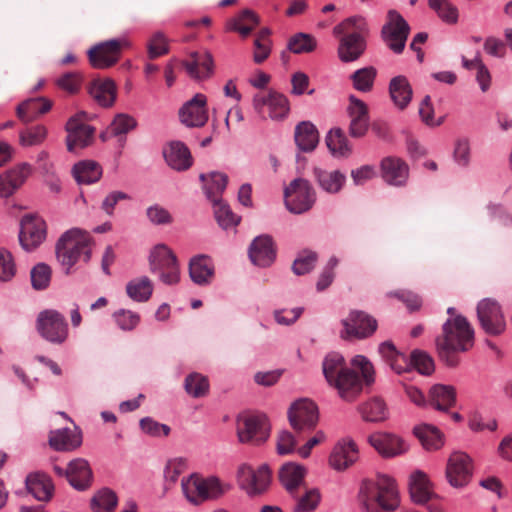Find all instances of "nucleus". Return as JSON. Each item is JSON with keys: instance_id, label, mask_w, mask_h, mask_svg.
<instances>
[{"instance_id": "f257e3e1", "label": "nucleus", "mask_w": 512, "mask_h": 512, "mask_svg": "<svg viewBox=\"0 0 512 512\" xmlns=\"http://www.w3.org/2000/svg\"><path fill=\"white\" fill-rule=\"evenodd\" d=\"M322 370L328 384L337 389L345 401H353L361 393L363 382L371 385L375 381L372 363L363 355H356L347 367L344 357L337 353L327 354L322 362Z\"/></svg>"}, {"instance_id": "f03ea898", "label": "nucleus", "mask_w": 512, "mask_h": 512, "mask_svg": "<svg viewBox=\"0 0 512 512\" xmlns=\"http://www.w3.org/2000/svg\"><path fill=\"white\" fill-rule=\"evenodd\" d=\"M435 342L440 360L449 367H456L460 362L458 353L473 347L474 330L463 316L448 318Z\"/></svg>"}, {"instance_id": "7ed1b4c3", "label": "nucleus", "mask_w": 512, "mask_h": 512, "mask_svg": "<svg viewBox=\"0 0 512 512\" xmlns=\"http://www.w3.org/2000/svg\"><path fill=\"white\" fill-rule=\"evenodd\" d=\"M358 500L366 512L394 511L399 506V493L394 479L378 475L375 481L364 480Z\"/></svg>"}, {"instance_id": "20e7f679", "label": "nucleus", "mask_w": 512, "mask_h": 512, "mask_svg": "<svg viewBox=\"0 0 512 512\" xmlns=\"http://www.w3.org/2000/svg\"><path fill=\"white\" fill-rule=\"evenodd\" d=\"M92 239L89 233L78 228L65 232L56 244V256L66 274L80 260L85 263L91 258Z\"/></svg>"}, {"instance_id": "39448f33", "label": "nucleus", "mask_w": 512, "mask_h": 512, "mask_svg": "<svg viewBox=\"0 0 512 512\" xmlns=\"http://www.w3.org/2000/svg\"><path fill=\"white\" fill-rule=\"evenodd\" d=\"M181 486L186 499L194 505L218 499L231 489L229 484L221 482L217 477L203 478L197 474L183 478Z\"/></svg>"}, {"instance_id": "423d86ee", "label": "nucleus", "mask_w": 512, "mask_h": 512, "mask_svg": "<svg viewBox=\"0 0 512 512\" xmlns=\"http://www.w3.org/2000/svg\"><path fill=\"white\" fill-rule=\"evenodd\" d=\"M151 273L157 275L166 285L177 284L180 280V268L174 252L164 244L156 245L149 255Z\"/></svg>"}, {"instance_id": "0eeeda50", "label": "nucleus", "mask_w": 512, "mask_h": 512, "mask_svg": "<svg viewBox=\"0 0 512 512\" xmlns=\"http://www.w3.org/2000/svg\"><path fill=\"white\" fill-rule=\"evenodd\" d=\"M410 33V26L396 10H389L386 22L381 29V37L386 46L396 54L405 48Z\"/></svg>"}, {"instance_id": "6e6552de", "label": "nucleus", "mask_w": 512, "mask_h": 512, "mask_svg": "<svg viewBox=\"0 0 512 512\" xmlns=\"http://www.w3.org/2000/svg\"><path fill=\"white\" fill-rule=\"evenodd\" d=\"M285 205L294 214H302L310 210L315 203L316 195L310 183L302 178L293 180L284 191Z\"/></svg>"}, {"instance_id": "1a4fd4ad", "label": "nucleus", "mask_w": 512, "mask_h": 512, "mask_svg": "<svg viewBox=\"0 0 512 512\" xmlns=\"http://www.w3.org/2000/svg\"><path fill=\"white\" fill-rule=\"evenodd\" d=\"M39 334L52 344L61 345L68 338V324L62 314L56 310L42 311L36 321Z\"/></svg>"}, {"instance_id": "9d476101", "label": "nucleus", "mask_w": 512, "mask_h": 512, "mask_svg": "<svg viewBox=\"0 0 512 512\" xmlns=\"http://www.w3.org/2000/svg\"><path fill=\"white\" fill-rule=\"evenodd\" d=\"M237 435L241 443L260 445L270 436V424L263 414L247 415L237 422Z\"/></svg>"}, {"instance_id": "9b49d317", "label": "nucleus", "mask_w": 512, "mask_h": 512, "mask_svg": "<svg viewBox=\"0 0 512 512\" xmlns=\"http://www.w3.org/2000/svg\"><path fill=\"white\" fill-rule=\"evenodd\" d=\"M86 112H79L72 116L66 123V145L69 152H76L89 146L93 139L95 129L87 124Z\"/></svg>"}, {"instance_id": "f8f14e48", "label": "nucleus", "mask_w": 512, "mask_h": 512, "mask_svg": "<svg viewBox=\"0 0 512 512\" xmlns=\"http://www.w3.org/2000/svg\"><path fill=\"white\" fill-rule=\"evenodd\" d=\"M253 107L262 118L269 117L272 120H282L290 111L287 97L276 91L256 94Z\"/></svg>"}, {"instance_id": "ddd939ff", "label": "nucleus", "mask_w": 512, "mask_h": 512, "mask_svg": "<svg viewBox=\"0 0 512 512\" xmlns=\"http://www.w3.org/2000/svg\"><path fill=\"white\" fill-rule=\"evenodd\" d=\"M343 330L340 336L344 340L365 339L374 334L377 321L364 311L353 310L342 320Z\"/></svg>"}, {"instance_id": "4468645a", "label": "nucleus", "mask_w": 512, "mask_h": 512, "mask_svg": "<svg viewBox=\"0 0 512 512\" xmlns=\"http://www.w3.org/2000/svg\"><path fill=\"white\" fill-rule=\"evenodd\" d=\"M128 46L129 42L125 39H112L99 43L89 49V62L96 69L110 68L119 61L122 49Z\"/></svg>"}, {"instance_id": "2eb2a0df", "label": "nucleus", "mask_w": 512, "mask_h": 512, "mask_svg": "<svg viewBox=\"0 0 512 512\" xmlns=\"http://www.w3.org/2000/svg\"><path fill=\"white\" fill-rule=\"evenodd\" d=\"M477 316L485 333L497 336L505 330V318L497 301L490 298L481 300L477 305Z\"/></svg>"}, {"instance_id": "dca6fc26", "label": "nucleus", "mask_w": 512, "mask_h": 512, "mask_svg": "<svg viewBox=\"0 0 512 512\" xmlns=\"http://www.w3.org/2000/svg\"><path fill=\"white\" fill-rule=\"evenodd\" d=\"M270 479V470L266 465L260 466L255 471L251 466L242 464L237 471V481L249 495L263 493L267 489Z\"/></svg>"}, {"instance_id": "f3484780", "label": "nucleus", "mask_w": 512, "mask_h": 512, "mask_svg": "<svg viewBox=\"0 0 512 512\" xmlns=\"http://www.w3.org/2000/svg\"><path fill=\"white\" fill-rule=\"evenodd\" d=\"M288 418L296 431L312 430L318 422V407L309 399H300L290 407Z\"/></svg>"}, {"instance_id": "a211bd4d", "label": "nucleus", "mask_w": 512, "mask_h": 512, "mask_svg": "<svg viewBox=\"0 0 512 512\" xmlns=\"http://www.w3.org/2000/svg\"><path fill=\"white\" fill-rule=\"evenodd\" d=\"M19 242L26 251L37 248L46 238L45 221L34 215H25L21 219Z\"/></svg>"}, {"instance_id": "6ab92c4d", "label": "nucleus", "mask_w": 512, "mask_h": 512, "mask_svg": "<svg viewBox=\"0 0 512 512\" xmlns=\"http://www.w3.org/2000/svg\"><path fill=\"white\" fill-rule=\"evenodd\" d=\"M446 477L453 487L465 486L472 477V461L464 452L450 455L446 467Z\"/></svg>"}, {"instance_id": "aec40b11", "label": "nucleus", "mask_w": 512, "mask_h": 512, "mask_svg": "<svg viewBox=\"0 0 512 512\" xmlns=\"http://www.w3.org/2000/svg\"><path fill=\"white\" fill-rule=\"evenodd\" d=\"M368 442L384 458H394L408 451L406 442L393 433H373L369 436Z\"/></svg>"}, {"instance_id": "412c9836", "label": "nucleus", "mask_w": 512, "mask_h": 512, "mask_svg": "<svg viewBox=\"0 0 512 512\" xmlns=\"http://www.w3.org/2000/svg\"><path fill=\"white\" fill-rule=\"evenodd\" d=\"M180 121L188 127H202L208 121L207 98L198 93L179 110Z\"/></svg>"}, {"instance_id": "4be33fe9", "label": "nucleus", "mask_w": 512, "mask_h": 512, "mask_svg": "<svg viewBox=\"0 0 512 512\" xmlns=\"http://www.w3.org/2000/svg\"><path fill=\"white\" fill-rule=\"evenodd\" d=\"M33 167L26 162L20 163L0 175V197L12 196L32 174Z\"/></svg>"}, {"instance_id": "5701e85b", "label": "nucleus", "mask_w": 512, "mask_h": 512, "mask_svg": "<svg viewBox=\"0 0 512 512\" xmlns=\"http://www.w3.org/2000/svg\"><path fill=\"white\" fill-rule=\"evenodd\" d=\"M359 457V451L356 443L350 438L339 440L334 446L329 464L337 471H344L353 465Z\"/></svg>"}, {"instance_id": "b1692460", "label": "nucleus", "mask_w": 512, "mask_h": 512, "mask_svg": "<svg viewBox=\"0 0 512 512\" xmlns=\"http://www.w3.org/2000/svg\"><path fill=\"white\" fill-rule=\"evenodd\" d=\"M348 115L350 117L349 134L354 138L363 137L369 127L368 106L355 96H350Z\"/></svg>"}, {"instance_id": "393cba45", "label": "nucleus", "mask_w": 512, "mask_h": 512, "mask_svg": "<svg viewBox=\"0 0 512 512\" xmlns=\"http://www.w3.org/2000/svg\"><path fill=\"white\" fill-rule=\"evenodd\" d=\"M381 176L389 185L403 186L409 176L408 165L400 158L386 157L381 161Z\"/></svg>"}, {"instance_id": "a878e982", "label": "nucleus", "mask_w": 512, "mask_h": 512, "mask_svg": "<svg viewBox=\"0 0 512 512\" xmlns=\"http://www.w3.org/2000/svg\"><path fill=\"white\" fill-rule=\"evenodd\" d=\"M163 156L168 166L176 171H185L193 163L188 147L180 141H172L164 147Z\"/></svg>"}, {"instance_id": "bb28decb", "label": "nucleus", "mask_w": 512, "mask_h": 512, "mask_svg": "<svg viewBox=\"0 0 512 512\" xmlns=\"http://www.w3.org/2000/svg\"><path fill=\"white\" fill-rule=\"evenodd\" d=\"M273 240L269 235L256 237L250 245L249 257L253 264L260 267L269 266L275 259Z\"/></svg>"}, {"instance_id": "cd10ccee", "label": "nucleus", "mask_w": 512, "mask_h": 512, "mask_svg": "<svg viewBox=\"0 0 512 512\" xmlns=\"http://www.w3.org/2000/svg\"><path fill=\"white\" fill-rule=\"evenodd\" d=\"M333 34L335 37H355L363 40H367L370 34V28L367 19L362 15H353L333 28Z\"/></svg>"}, {"instance_id": "c85d7f7f", "label": "nucleus", "mask_w": 512, "mask_h": 512, "mask_svg": "<svg viewBox=\"0 0 512 512\" xmlns=\"http://www.w3.org/2000/svg\"><path fill=\"white\" fill-rule=\"evenodd\" d=\"M306 469L296 463H286L279 471V480L286 491L293 497H297L298 490L304 485Z\"/></svg>"}, {"instance_id": "c756f323", "label": "nucleus", "mask_w": 512, "mask_h": 512, "mask_svg": "<svg viewBox=\"0 0 512 512\" xmlns=\"http://www.w3.org/2000/svg\"><path fill=\"white\" fill-rule=\"evenodd\" d=\"M409 492L412 501L419 505L427 504L438 498L432 491L427 475L422 471H415L410 476Z\"/></svg>"}, {"instance_id": "7c9ffc66", "label": "nucleus", "mask_w": 512, "mask_h": 512, "mask_svg": "<svg viewBox=\"0 0 512 512\" xmlns=\"http://www.w3.org/2000/svg\"><path fill=\"white\" fill-rule=\"evenodd\" d=\"M456 403V391L453 386L435 384L428 393V405L447 413Z\"/></svg>"}, {"instance_id": "2f4dec72", "label": "nucleus", "mask_w": 512, "mask_h": 512, "mask_svg": "<svg viewBox=\"0 0 512 512\" xmlns=\"http://www.w3.org/2000/svg\"><path fill=\"white\" fill-rule=\"evenodd\" d=\"M26 488L38 501H49L54 492L51 478L43 472L30 473L26 477Z\"/></svg>"}, {"instance_id": "473e14b6", "label": "nucleus", "mask_w": 512, "mask_h": 512, "mask_svg": "<svg viewBox=\"0 0 512 512\" xmlns=\"http://www.w3.org/2000/svg\"><path fill=\"white\" fill-rule=\"evenodd\" d=\"M88 91L91 97L102 107L109 108L116 101V84L109 78L93 80Z\"/></svg>"}, {"instance_id": "72a5a7b5", "label": "nucleus", "mask_w": 512, "mask_h": 512, "mask_svg": "<svg viewBox=\"0 0 512 512\" xmlns=\"http://www.w3.org/2000/svg\"><path fill=\"white\" fill-rule=\"evenodd\" d=\"M66 477L74 488L85 490L91 485L92 471L86 460L75 459L69 463Z\"/></svg>"}, {"instance_id": "f704fd0d", "label": "nucleus", "mask_w": 512, "mask_h": 512, "mask_svg": "<svg viewBox=\"0 0 512 512\" xmlns=\"http://www.w3.org/2000/svg\"><path fill=\"white\" fill-rule=\"evenodd\" d=\"M52 107V102L43 98H31L23 101L16 108V115L23 123H30L38 116L47 113Z\"/></svg>"}, {"instance_id": "c9c22d12", "label": "nucleus", "mask_w": 512, "mask_h": 512, "mask_svg": "<svg viewBox=\"0 0 512 512\" xmlns=\"http://www.w3.org/2000/svg\"><path fill=\"white\" fill-rule=\"evenodd\" d=\"M188 74L195 79L207 78L213 71V58L208 52H193L184 62Z\"/></svg>"}, {"instance_id": "e433bc0d", "label": "nucleus", "mask_w": 512, "mask_h": 512, "mask_svg": "<svg viewBox=\"0 0 512 512\" xmlns=\"http://www.w3.org/2000/svg\"><path fill=\"white\" fill-rule=\"evenodd\" d=\"M389 94L394 105L404 110L412 100L413 89L405 76L398 75L390 80Z\"/></svg>"}, {"instance_id": "4c0bfd02", "label": "nucleus", "mask_w": 512, "mask_h": 512, "mask_svg": "<svg viewBox=\"0 0 512 512\" xmlns=\"http://www.w3.org/2000/svg\"><path fill=\"white\" fill-rule=\"evenodd\" d=\"M189 275L191 280L198 285H206L214 276V266L206 255L193 257L189 263Z\"/></svg>"}, {"instance_id": "58836bf2", "label": "nucleus", "mask_w": 512, "mask_h": 512, "mask_svg": "<svg viewBox=\"0 0 512 512\" xmlns=\"http://www.w3.org/2000/svg\"><path fill=\"white\" fill-rule=\"evenodd\" d=\"M338 46V57L344 63L358 60L365 52L367 40L340 36Z\"/></svg>"}, {"instance_id": "ea45409f", "label": "nucleus", "mask_w": 512, "mask_h": 512, "mask_svg": "<svg viewBox=\"0 0 512 512\" xmlns=\"http://www.w3.org/2000/svg\"><path fill=\"white\" fill-rule=\"evenodd\" d=\"M313 174L318 185L330 194L338 193L346 182V176L339 170L315 168Z\"/></svg>"}, {"instance_id": "a19ab883", "label": "nucleus", "mask_w": 512, "mask_h": 512, "mask_svg": "<svg viewBox=\"0 0 512 512\" xmlns=\"http://www.w3.org/2000/svg\"><path fill=\"white\" fill-rule=\"evenodd\" d=\"M378 351L385 362L396 373L401 374L409 370L407 357L399 352L391 341L382 342L378 347Z\"/></svg>"}, {"instance_id": "79ce46f5", "label": "nucleus", "mask_w": 512, "mask_h": 512, "mask_svg": "<svg viewBox=\"0 0 512 512\" xmlns=\"http://www.w3.org/2000/svg\"><path fill=\"white\" fill-rule=\"evenodd\" d=\"M295 142L301 151H313L319 142V133L315 125L308 121L299 123L295 128Z\"/></svg>"}, {"instance_id": "37998d69", "label": "nucleus", "mask_w": 512, "mask_h": 512, "mask_svg": "<svg viewBox=\"0 0 512 512\" xmlns=\"http://www.w3.org/2000/svg\"><path fill=\"white\" fill-rule=\"evenodd\" d=\"M358 411L364 421L373 423L385 421L389 414L386 403L379 397L362 403L358 406Z\"/></svg>"}, {"instance_id": "c03bdc74", "label": "nucleus", "mask_w": 512, "mask_h": 512, "mask_svg": "<svg viewBox=\"0 0 512 512\" xmlns=\"http://www.w3.org/2000/svg\"><path fill=\"white\" fill-rule=\"evenodd\" d=\"M258 24V16L253 11L245 9L227 23V29L246 38Z\"/></svg>"}, {"instance_id": "a18cd8bd", "label": "nucleus", "mask_w": 512, "mask_h": 512, "mask_svg": "<svg viewBox=\"0 0 512 512\" xmlns=\"http://www.w3.org/2000/svg\"><path fill=\"white\" fill-rule=\"evenodd\" d=\"M49 444L58 451H71L80 446L81 440L72 430L65 428L51 431Z\"/></svg>"}, {"instance_id": "49530a36", "label": "nucleus", "mask_w": 512, "mask_h": 512, "mask_svg": "<svg viewBox=\"0 0 512 512\" xmlns=\"http://www.w3.org/2000/svg\"><path fill=\"white\" fill-rule=\"evenodd\" d=\"M200 180L205 183V192L211 202L221 199L227 183L228 176L219 172H212L208 175L201 174Z\"/></svg>"}, {"instance_id": "de8ad7c7", "label": "nucleus", "mask_w": 512, "mask_h": 512, "mask_svg": "<svg viewBox=\"0 0 512 512\" xmlns=\"http://www.w3.org/2000/svg\"><path fill=\"white\" fill-rule=\"evenodd\" d=\"M75 179L80 184H92L102 176L101 166L94 161H82L73 168Z\"/></svg>"}, {"instance_id": "09e8293b", "label": "nucleus", "mask_w": 512, "mask_h": 512, "mask_svg": "<svg viewBox=\"0 0 512 512\" xmlns=\"http://www.w3.org/2000/svg\"><path fill=\"white\" fill-rule=\"evenodd\" d=\"M414 434L427 450H437L443 445L442 433L432 425L415 427Z\"/></svg>"}, {"instance_id": "8fccbe9b", "label": "nucleus", "mask_w": 512, "mask_h": 512, "mask_svg": "<svg viewBox=\"0 0 512 512\" xmlns=\"http://www.w3.org/2000/svg\"><path fill=\"white\" fill-rule=\"evenodd\" d=\"M127 295L134 301L145 302L153 292V284L147 276L129 281L126 285Z\"/></svg>"}, {"instance_id": "3c124183", "label": "nucleus", "mask_w": 512, "mask_h": 512, "mask_svg": "<svg viewBox=\"0 0 512 512\" xmlns=\"http://www.w3.org/2000/svg\"><path fill=\"white\" fill-rule=\"evenodd\" d=\"M326 145L334 156L346 157L351 153V147L344 132L340 128H334L326 136Z\"/></svg>"}, {"instance_id": "603ef678", "label": "nucleus", "mask_w": 512, "mask_h": 512, "mask_svg": "<svg viewBox=\"0 0 512 512\" xmlns=\"http://www.w3.org/2000/svg\"><path fill=\"white\" fill-rule=\"evenodd\" d=\"M137 127V120L126 113H118L112 120L109 131L112 136L119 137L121 146H124L125 135Z\"/></svg>"}, {"instance_id": "864d4df0", "label": "nucleus", "mask_w": 512, "mask_h": 512, "mask_svg": "<svg viewBox=\"0 0 512 512\" xmlns=\"http://www.w3.org/2000/svg\"><path fill=\"white\" fill-rule=\"evenodd\" d=\"M117 503L115 492L109 488H102L92 497L90 507L93 512H113Z\"/></svg>"}, {"instance_id": "5fc2aeb1", "label": "nucleus", "mask_w": 512, "mask_h": 512, "mask_svg": "<svg viewBox=\"0 0 512 512\" xmlns=\"http://www.w3.org/2000/svg\"><path fill=\"white\" fill-rule=\"evenodd\" d=\"M214 206V214L218 224L223 229L235 227L240 222V217L234 214L222 199L215 200L212 202Z\"/></svg>"}, {"instance_id": "6e6d98bb", "label": "nucleus", "mask_w": 512, "mask_h": 512, "mask_svg": "<svg viewBox=\"0 0 512 512\" xmlns=\"http://www.w3.org/2000/svg\"><path fill=\"white\" fill-rule=\"evenodd\" d=\"M376 75V69L371 66L356 70L351 75L354 88L361 92H369L373 88Z\"/></svg>"}, {"instance_id": "4d7b16f0", "label": "nucleus", "mask_w": 512, "mask_h": 512, "mask_svg": "<svg viewBox=\"0 0 512 512\" xmlns=\"http://www.w3.org/2000/svg\"><path fill=\"white\" fill-rule=\"evenodd\" d=\"M409 370L416 369L420 374L430 375L434 371V361L430 355L422 350H414L408 359Z\"/></svg>"}, {"instance_id": "13d9d810", "label": "nucleus", "mask_w": 512, "mask_h": 512, "mask_svg": "<svg viewBox=\"0 0 512 512\" xmlns=\"http://www.w3.org/2000/svg\"><path fill=\"white\" fill-rule=\"evenodd\" d=\"M186 392L194 398L205 396L209 390L208 379L199 373H191L185 379Z\"/></svg>"}, {"instance_id": "bf43d9fd", "label": "nucleus", "mask_w": 512, "mask_h": 512, "mask_svg": "<svg viewBox=\"0 0 512 512\" xmlns=\"http://www.w3.org/2000/svg\"><path fill=\"white\" fill-rule=\"evenodd\" d=\"M270 30L263 28L257 34L254 41V62L260 64L264 62L270 55L271 52V40L269 38Z\"/></svg>"}, {"instance_id": "052dcab7", "label": "nucleus", "mask_w": 512, "mask_h": 512, "mask_svg": "<svg viewBox=\"0 0 512 512\" xmlns=\"http://www.w3.org/2000/svg\"><path fill=\"white\" fill-rule=\"evenodd\" d=\"M317 45L316 39L305 33H298L290 38L288 48L295 54L310 53Z\"/></svg>"}, {"instance_id": "680f3d73", "label": "nucleus", "mask_w": 512, "mask_h": 512, "mask_svg": "<svg viewBox=\"0 0 512 512\" xmlns=\"http://www.w3.org/2000/svg\"><path fill=\"white\" fill-rule=\"evenodd\" d=\"M428 3L443 21L450 24L457 22L458 10L448 0H429Z\"/></svg>"}, {"instance_id": "e2e57ef3", "label": "nucleus", "mask_w": 512, "mask_h": 512, "mask_svg": "<svg viewBox=\"0 0 512 512\" xmlns=\"http://www.w3.org/2000/svg\"><path fill=\"white\" fill-rule=\"evenodd\" d=\"M169 52L166 36L162 32L154 33L147 43V53L150 60H154Z\"/></svg>"}, {"instance_id": "0e129e2a", "label": "nucleus", "mask_w": 512, "mask_h": 512, "mask_svg": "<svg viewBox=\"0 0 512 512\" xmlns=\"http://www.w3.org/2000/svg\"><path fill=\"white\" fill-rule=\"evenodd\" d=\"M47 136V129L43 125L23 130L19 134V141L22 146H35L41 144Z\"/></svg>"}, {"instance_id": "69168bd1", "label": "nucleus", "mask_w": 512, "mask_h": 512, "mask_svg": "<svg viewBox=\"0 0 512 512\" xmlns=\"http://www.w3.org/2000/svg\"><path fill=\"white\" fill-rule=\"evenodd\" d=\"M82 82L83 77L79 72H66L58 77L55 81L58 88L69 94L78 93Z\"/></svg>"}, {"instance_id": "338daca9", "label": "nucleus", "mask_w": 512, "mask_h": 512, "mask_svg": "<svg viewBox=\"0 0 512 512\" xmlns=\"http://www.w3.org/2000/svg\"><path fill=\"white\" fill-rule=\"evenodd\" d=\"M317 261V254L313 251L304 250L294 260L292 270L296 275H304L310 272Z\"/></svg>"}, {"instance_id": "774afa93", "label": "nucleus", "mask_w": 512, "mask_h": 512, "mask_svg": "<svg viewBox=\"0 0 512 512\" xmlns=\"http://www.w3.org/2000/svg\"><path fill=\"white\" fill-rule=\"evenodd\" d=\"M320 498L318 489H306L304 495L298 497L294 512H310L315 510L320 502Z\"/></svg>"}]
</instances>
